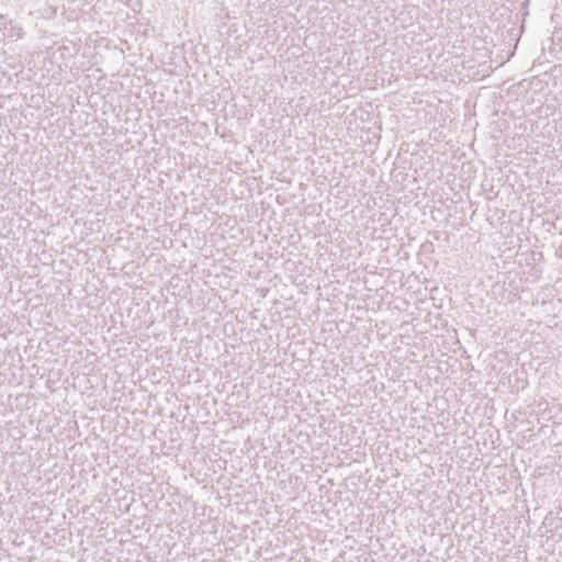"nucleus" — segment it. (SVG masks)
Returning a JSON list of instances; mask_svg holds the SVG:
<instances>
[{"instance_id": "1", "label": "nucleus", "mask_w": 562, "mask_h": 562, "mask_svg": "<svg viewBox=\"0 0 562 562\" xmlns=\"http://www.w3.org/2000/svg\"><path fill=\"white\" fill-rule=\"evenodd\" d=\"M2 18H3V16L0 14V20H2Z\"/></svg>"}]
</instances>
